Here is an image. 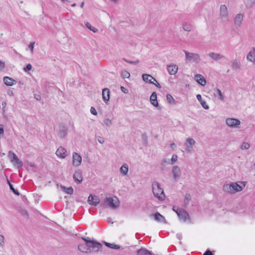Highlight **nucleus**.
<instances>
[{
	"mask_svg": "<svg viewBox=\"0 0 255 255\" xmlns=\"http://www.w3.org/2000/svg\"><path fill=\"white\" fill-rule=\"evenodd\" d=\"M85 243H87L89 253L97 252L103 247L102 245L94 240H91L89 237H82Z\"/></svg>",
	"mask_w": 255,
	"mask_h": 255,
	"instance_id": "1",
	"label": "nucleus"
},
{
	"mask_svg": "<svg viewBox=\"0 0 255 255\" xmlns=\"http://www.w3.org/2000/svg\"><path fill=\"white\" fill-rule=\"evenodd\" d=\"M230 16L227 6L225 4L220 6L219 19L223 22L226 23L230 20Z\"/></svg>",
	"mask_w": 255,
	"mask_h": 255,
	"instance_id": "2",
	"label": "nucleus"
},
{
	"mask_svg": "<svg viewBox=\"0 0 255 255\" xmlns=\"http://www.w3.org/2000/svg\"><path fill=\"white\" fill-rule=\"evenodd\" d=\"M158 182L155 181L152 184V192L155 197L162 201L164 200L165 196L163 189L161 188Z\"/></svg>",
	"mask_w": 255,
	"mask_h": 255,
	"instance_id": "3",
	"label": "nucleus"
},
{
	"mask_svg": "<svg viewBox=\"0 0 255 255\" xmlns=\"http://www.w3.org/2000/svg\"><path fill=\"white\" fill-rule=\"evenodd\" d=\"M223 190L224 192L229 194H235L236 191L237 187L236 183H231L230 184H225L223 187Z\"/></svg>",
	"mask_w": 255,
	"mask_h": 255,
	"instance_id": "4",
	"label": "nucleus"
},
{
	"mask_svg": "<svg viewBox=\"0 0 255 255\" xmlns=\"http://www.w3.org/2000/svg\"><path fill=\"white\" fill-rule=\"evenodd\" d=\"M105 203L111 208L115 209L119 206V201L118 199L114 200L112 197H107L105 200Z\"/></svg>",
	"mask_w": 255,
	"mask_h": 255,
	"instance_id": "5",
	"label": "nucleus"
},
{
	"mask_svg": "<svg viewBox=\"0 0 255 255\" xmlns=\"http://www.w3.org/2000/svg\"><path fill=\"white\" fill-rule=\"evenodd\" d=\"M176 213L180 219L182 220L183 222L186 221L190 218L187 212L183 209H177Z\"/></svg>",
	"mask_w": 255,
	"mask_h": 255,
	"instance_id": "6",
	"label": "nucleus"
},
{
	"mask_svg": "<svg viewBox=\"0 0 255 255\" xmlns=\"http://www.w3.org/2000/svg\"><path fill=\"white\" fill-rule=\"evenodd\" d=\"M186 55V58L188 61H198L200 57L198 54L190 53L187 51H184Z\"/></svg>",
	"mask_w": 255,
	"mask_h": 255,
	"instance_id": "7",
	"label": "nucleus"
},
{
	"mask_svg": "<svg viewBox=\"0 0 255 255\" xmlns=\"http://www.w3.org/2000/svg\"><path fill=\"white\" fill-rule=\"evenodd\" d=\"M226 122L228 126L232 128H236L241 124L240 120L234 118H228Z\"/></svg>",
	"mask_w": 255,
	"mask_h": 255,
	"instance_id": "8",
	"label": "nucleus"
},
{
	"mask_svg": "<svg viewBox=\"0 0 255 255\" xmlns=\"http://www.w3.org/2000/svg\"><path fill=\"white\" fill-rule=\"evenodd\" d=\"M68 132V128L65 125H60L59 126L58 136L61 138H64Z\"/></svg>",
	"mask_w": 255,
	"mask_h": 255,
	"instance_id": "9",
	"label": "nucleus"
},
{
	"mask_svg": "<svg viewBox=\"0 0 255 255\" xmlns=\"http://www.w3.org/2000/svg\"><path fill=\"white\" fill-rule=\"evenodd\" d=\"M244 15L242 13H238L236 14L234 17V21L235 26L237 28L240 27L243 21Z\"/></svg>",
	"mask_w": 255,
	"mask_h": 255,
	"instance_id": "10",
	"label": "nucleus"
},
{
	"mask_svg": "<svg viewBox=\"0 0 255 255\" xmlns=\"http://www.w3.org/2000/svg\"><path fill=\"white\" fill-rule=\"evenodd\" d=\"M195 143V140L190 137L187 138L186 142L185 143L186 151L188 153L192 151V146Z\"/></svg>",
	"mask_w": 255,
	"mask_h": 255,
	"instance_id": "11",
	"label": "nucleus"
},
{
	"mask_svg": "<svg viewBox=\"0 0 255 255\" xmlns=\"http://www.w3.org/2000/svg\"><path fill=\"white\" fill-rule=\"evenodd\" d=\"M88 201L90 205L96 206L99 203L100 200L97 196L90 194L88 197Z\"/></svg>",
	"mask_w": 255,
	"mask_h": 255,
	"instance_id": "12",
	"label": "nucleus"
},
{
	"mask_svg": "<svg viewBox=\"0 0 255 255\" xmlns=\"http://www.w3.org/2000/svg\"><path fill=\"white\" fill-rule=\"evenodd\" d=\"M82 162V157L77 153H73V164L75 166H79Z\"/></svg>",
	"mask_w": 255,
	"mask_h": 255,
	"instance_id": "13",
	"label": "nucleus"
},
{
	"mask_svg": "<svg viewBox=\"0 0 255 255\" xmlns=\"http://www.w3.org/2000/svg\"><path fill=\"white\" fill-rule=\"evenodd\" d=\"M150 101L151 104L154 106V107L157 108L158 109L160 110V108L158 106V103L157 100V95L155 92H153L150 97Z\"/></svg>",
	"mask_w": 255,
	"mask_h": 255,
	"instance_id": "14",
	"label": "nucleus"
},
{
	"mask_svg": "<svg viewBox=\"0 0 255 255\" xmlns=\"http://www.w3.org/2000/svg\"><path fill=\"white\" fill-rule=\"evenodd\" d=\"M150 217H154V220L157 222H163L164 223H167L164 217L159 212H156L154 214H151Z\"/></svg>",
	"mask_w": 255,
	"mask_h": 255,
	"instance_id": "15",
	"label": "nucleus"
},
{
	"mask_svg": "<svg viewBox=\"0 0 255 255\" xmlns=\"http://www.w3.org/2000/svg\"><path fill=\"white\" fill-rule=\"evenodd\" d=\"M181 174V171L180 168L177 165L174 166L172 168V174L173 178L175 180L178 179L180 177Z\"/></svg>",
	"mask_w": 255,
	"mask_h": 255,
	"instance_id": "16",
	"label": "nucleus"
},
{
	"mask_svg": "<svg viewBox=\"0 0 255 255\" xmlns=\"http://www.w3.org/2000/svg\"><path fill=\"white\" fill-rule=\"evenodd\" d=\"M66 150L62 146H60L56 151V154L59 157L64 158L67 156Z\"/></svg>",
	"mask_w": 255,
	"mask_h": 255,
	"instance_id": "17",
	"label": "nucleus"
},
{
	"mask_svg": "<svg viewBox=\"0 0 255 255\" xmlns=\"http://www.w3.org/2000/svg\"><path fill=\"white\" fill-rule=\"evenodd\" d=\"M8 154H9V155H10V154L12 155V157L11 161H14L15 164L17 165L18 167H21L22 166L23 164H22V161L18 159V157L15 153H14L12 151H9Z\"/></svg>",
	"mask_w": 255,
	"mask_h": 255,
	"instance_id": "18",
	"label": "nucleus"
},
{
	"mask_svg": "<svg viewBox=\"0 0 255 255\" xmlns=\"http://www.w3.org/2000/svg\"><path fill=\"white\" fill-rule=\"evenodd\" d=\"M73 179L78 184L81 183L83 180L82 173L79 171H76L73 175Z\"/></svg>",
	"mask_w": 255,
	"mask_h": 255,
	"instance_id": "19",
	"label": "nucleus"
},
{
	"mask_svg": "<svg viewBox=\"0 0 255 255\" xmlns=\"http://www.w3.org/2000/svg\"><path fill=\"white\" fill-rule=\"evenodd\" d=\"M3 80L4 83L8 86H11L16 84L17 83L16 80L7 76L4 77Z\"/></svg>",
	"mask_w": 255,
	"mask_h": 255,
	"instance_id": "20",
	"label": "nucleus"
},
{
	"mask_svg": "<svg viewBox=\"0 0 255 255\" xmlns=\"http://www.w3.org/2000/svg\"><path fill=\"white\" fill-rule=\"evenodd\" d=\"M102 96L104 101L107 103L110 99V90L108 88H104L102 90Z\"/></svg>",
	"mask_w": 255,
	"mask_h": 255,
	"instance_id": "21",
	"label": "nucleus"
},
{
	"mask_svg": "<svg viewBox=\"0 0 255 255\" xmlns=\"http://www.w3.org/2000/svg\"><path fill=\"white\" fill-rule=\"evenodd\" d=\"M195 80L201 85L204 86L206 84L205 78L201 74H197L195 76Z\"/></svg>",
	"mask_w": 255,
	"mask_h": 255,
	"instance_id": "22",
	"label": "nucleus"
},
{
	"mask_svg": "<svg viewBox=\"0 0 255 255\" xmlns=\"http://www.w3.org/2000/svg\"><path fill=\"white\" fill-rule=\"evenodd\" d=\"M142 77L143 80L146 83L154 84V82L152 81V80H153L154 81L156 82V80L155 78L148 74H143L142 75Z\"/></svg>",
	"mask_w": 255,
	"mask_h": 255,
	"instance_id": "23",
	"label": "nucleus"
},
{
	"mask_svg": "<svg viewBox=\"0 0 255 255\" xmlns=\"http://www.w3.org/2000/svg\"><path fill=\"white\" fill-rule=\"evenodd\" d=\"M167 70L170 75H175L178 70V67L176 65H170L167 66Z\"/></svg>",
	"mask_w": 255,
	"mask_h": 255,
	"instance_id": "24",
	"label": "nucleus"
},
{
	"mask_svg": "<svg viewBox=\"0 0 255 255\" xmlns=\"http://www.w3.org/2000/svg\"><path fill=\"white\" fill-rule=\"evenodd\" d=\"M207 55L215 60H218L224 57V56L220 53L210 52Z\"/></svg>",
	"mask_w": 255,
	"mask_h": 255,
	"instance_id": "25",
	"label": "nucleus"
},
{
	"mask_svg": "<svg viewBox=\"0 0 255 255\" xmlns=\"http://www.w3.org/2000/svg\"><path fill=\"white\" fill-rule=\"evenodd\" d=\"M152 254L151 252L144 248H141L137 251V255H151Z\"/></svg>",
	"mask_w": 255,
	"mask_h": 255,
	"instance_id": "26",
	"label": "nucleus"
},
{
	"mask_svg": "<svg viewBox=\"0 0 255 255\" xmlns=\"http://www.w3.org/2000/svg\"><path fill=\"white\" fill-rule=\"evenodd\" d=\"M182 28L185 31L190 32L193 29V25L190 23L184 22L182 24Z\"/></svg>",
	"mask_w": 255,
	"mask_h": 255,
	"instance_id": "27",
	"label": "nucleus"
},
{
	"mask_svg": "<svg viewBox=\"0 0 255 255\" xmlns=\"http://www.w3.org/2000/svg\"><path fill=\"white\" fill-rule=\"evenodd\" d=\"M197 100L199 101L203 108L206 110L209 109V107L207 105L206 102L205 101L202 100V96L200 94H198L196 96Z\"/></svg>",
	"mask_w": 255,
	"mask_h": 255,
	"instance_id": "28",
	"label": "nucleus"
},
{
	"mask_svg": "<svg viewBox=\"0 0 255 255\" xmlns=\"http://www.w3.org/2000/svg\"><path fill=\"white\" fill-rule=\"evenodd\" d=\"M247 58L248 60L255 62V49H253L247 55Z\"/></svg>",
	"mask_w": 255,
	"mask_h": 255,
	"instance_id": "29",
	"label": "nucleus"
},
{
	"mask_svg": "<svg viewBox=\"0 0 255 255\" xmlns=\"http://www.w3.org/2000/svg\"><path fill=\"white\" fill-rule=\"evenodd\" d=\"M214 96L215 97H217L219 99L223 101L224 100V97L221 92V91L219 89H216L215 90V92L214 93Z\"/></svg>",
	"mask_w": 255,
	"mask_h": 255,
	"instance_id": "30",
	"label": "nucleus"
},
{
	"mask_svg": "<svg viewBox=\"0 0 255 255\" xmlns=\"http://www.w3.org/2000/svg\"><path fill=\"white\" fill-rule=\"evenodd\" d=\"M78 250L83 253H88L89 251L87 243L85 245L81 244L78 246Z\"/></svg>",
	"mask_w": 255,
	"mask_h": 255,
	"instance_id": "31",
	"label": "nucleus"
},
{
	"mask_svg": "<svg viewBox=\"0 0 255 255\" xmlns=\"http://www.w3.org/2000/svg\"><path fill=\"white\" fill-rule=\"evenodd\" d=\"M241 63L239 60H235L233 61L232 67L234 70H239L240 69Z\"/></svg>",
	"mask_w": 255,
	"mask_h": 255,
	"instance_id": "32",
	"label": "nucleus"
},
{
	"mask_svg": "<svg viewBox=\"0 0 255 255\" xmlns=\"http://www.w3.org/2000/svg\"><path fill=\"white\" fill-rule=\"evenodd\" d=\"M6 181H7V183L8 184V185L9 186V188H10V190L12 191L13 192V193L14 194H15L16 195L19 196L20 194L19 192L17 190L13 188V185L11 184V183L8 179L7 177H6Z\"/></svg>",
	"mask_w": 255,
	"mask_h": 255,
	"instance_id": "33",
	"label": "nucleus"
},
{
	"mask_svg": "<svg viewBox=\"0 0 255 255\" xmlns=\"http://www.w3.org/2000/svg\"><path fill=\"white\" fill-rule=\"evenodd\" d=\"M128 170V167L127 164L125 163L122 165L120 168V171L121 173L123 174V175H126L127 174Z\"/></svg>",
	"mask_w": 255,
	"mask_h": 255,
	"instance_id": "34",
	"label": "nucleus"
},
{
	"mask_svg": "<svg viewBox=\"0 0 255 255\" xmlns=\"http://www.w3.org/2000/svg\"><path fill=\"white\" fill-rule=\"evenodd\" d=\"M105 245L108 248H111V249H116V250H119L120 249L121 247L119 245H116L114 243L113 244H111V243H107V242H104Z\"/></svg>",
	"mask_w": 255,
	"mask_h": 255,
	"instance_id": "35",
	"label": "nucleus"
},
{
	"mask_svg": "<svg viewBox=\"0 0 255 255\" xmlns=\"http://www.w3.org/2000/svg\"><path fill=\"white\" fill-rule=\"evenodd\" d=\"M166 99L169 104L171 105H175V102L173 97L169 94L166 95Z\"/></svg>",
	"mask_w": 255,
	"mask_h": 255,
	"instance_id": "36",
	"label": "nucleus"
},
{
	"mask_svg": "<svg viewBox=\"0 0 255 255\" xmlns=\"http://www.w3.org/2000/svg\"><path fill=\"white\" fill-rule=\"evenodd\" d=\"M191 199V196L189 194H186L185 195V199L184 200V204L185 205L188 204L189 201Z\"/></svg>",
	"mask_w": 255,
	"mask_h": 255,
	"instance_id": "37",
	"label": "nucleus"
},
{
	"mask_svg": "<svg viewBox=\"0 0 255 255\" xmlns=\"http://www.w3.org/2000/svg\"><path fill=\"white\" fill-rule=\"evenodd\" d=\"M86 26L90 30L94 32H96L98 31V29L96 28L95 27L92 26L91 24L89 22H86Z\"/></svg>",
	"mask_w": 255,
	"mask_h": 255,
	"instance_id": "38",
	"label": "nucleus"
},
{
	"mask_svg": "<svg viewBox=\"0 0 255 255\" xmlns=\"http://www.w3.org/2000/svg\"><path fill=\"white\" fill-rule=\"evenodd\" d=\"M241 183L243 184V186H241L239 185L237 183H236V186L237 187L236 191H237V192L243 190L244 188L245 187V184H244V182H241Z\"/></svg>",
	"mask_w": 255,
	"mask_h": 255,
	"instance_id": "39",
	"label": "nucleus"
},
{
	"mask_svg": "<svg viewBox=\"0 0 255 255\" xmlns=\"http://www.w3.org/2000/svg\"><path fill=\"white\" fill-rule=\"evenodd\" d=\"M121 76L123 78H128L130 76V74L127 71L125 70V71L122 72Z\"/></svg>",
	"mask_w": 255,
	"mask_h": 255,
	"instance_id": "40",
	"label": "nucleus"
},
{
	"mask_svg": "<svg viewBox=\"0 0 255 255\" xmlns=\"http://www.w3.org/2000/svg\"><path fill=\"white\" fill-rule=\"evenodd\" d=\"M19 212L22 216L25 217L27 218H28V213L26 210L21 209L19 210Z\"/></svg>",
	"mask_w": 255,
	"mask_h": 255,
	"instance_id": "41",
	"label": "nucleus"
},
{
	"mask_svg": "<svg viewBox=\"0 0 255 255\" xmlns=\"http://www.w3.org/2000/svg\"><path fill=\"white\" fill-rule=\"evenodd\" d=\"M255 3V0H247L246 5L249 7H252Z\"/></svg>",
	"mask_w": 255,
	"mask_h": 255,
	"instance_id": "42",
	"label": "nucleus"
},
{
	"mask_svg": "<svg viewBox=\"0 0 255 255\" xmlns=\"http://www.w3.org/2000/svg\"><path fill=\"white\" fill-rule=\"evenodd\" d=\"M124 61H125V62L128 63H129V64H134V65H135L137 63H139V60H136L135 61H130L128 59H127L126 58H123L122 59Z\"/></svg>",
	"mask_w": 255,
	"mask_h": 255,
	"instance_id": "43",
	"label": "nucleus"
},
{
	"mask_svg": "<svg viewBox=\"0 0 255 255\" xmlns=\"http://www.w3.org/2000/svg\"><path fill=\"white\" fill-rule=\"evenodd\" d=\"M250 147V145L249 143L247 142H243L241 145V148L242 150L244 149H248Z\"/></svg>",
	"mask_w": 255,
	"mask_h": 255,
	"instance_id": "44",
	"label": "nucleus"
},
{
	"mask_svg": "<svg viewBox=\"0 0 255 255\" xmlns=\"http://www.w3.org/2000/svg\"><path fill=\"white\" fill-rule=\"evenodd\" d=\"M112 123L111 120L109 119H105L103 121V125L107 126L108 127L112 125Z\"/></svg>",
	"mask_w": 255,
	"mask_h": 255,
	"instance_id": "45",
	"label": "nucleus"
},
{
	"mask_svg": "<svg viewBox=\"0 0 255 255\" xmlns=\"http://www.w3.org/2000/svg\"><path fill=\"white\" fill-rule=\"evenodd\" d=\"M73 192H74V190H73V188L72 187H70L67 188L66 193L68 194L71 195L73 193Z\"/></svg>",
	"mask_w": 255,
	"mask_h": 255,
	"instance_id": "46",
	"label": "nucleus"
},
{
	"mask_svg": "<svg viewBox=\"0 0 255 255\" xmlns=\"http://www.w3.org/2000/svg\"><path fill=\"white\" fill-rule=\"evenodd\" d=\"M178 156L176 154H173L171 158V164H173L177 160Z\"/></svg>",
	"mask_w": 255,
	"mask_h": 255,
	"instance_id": "47",
	"label": "nucleus"
},
{
	"mask_svg": "<svg viewBox=\"0 0 255 255\" xmlns=\"http://www.w3.org/2000/svg\"><path fill=\"white\" fill-rule=\"evenodd\" d=\"M32 68V65L30 64H28L26 65V67L24 68V70L25 72L28 71L30 70Z\"/></svg>",
	"mask_w": 255,
	"mask_h": 255,
	"instance_id": "48",
	"label": "nucleus"
},
{
	"mask_svg": "<svg viewBox=\"0 0 255 255\" xmlns=\"http://www.w3.org/2000/svg\"><path fill=\"white\" fill-rule=\"evenodd\" d=\"M96 138H97V140H98V141H99V143H104L105 140H104V139L103 137H101L100 136H97Z\"/></svg>",
	"mask_w": 255,
	"mask_h": 255,
	"instance_id": "49",
	"label": "nucleus"
},
{
	"mask_svg": "<svg viewBox=\"0 0 255 255\" xmlns=\"http://www.w3.org/2000/svg\"><path fill=\"white\" fill-rule=\"evenodd\" d=\"M90 112H91V113L92 114H93V115H94L95 116L97 115V112L96 109L94 107H92L91 108Z\"/></svg>",
	"mask_w": 255,
	"mask_h": 255,
	"instance_id": "50",
	"label": "nucleus"
},
{
	"mask_svg": "<svg viewBox=\"0 0 255 255\" xmlns=\"http://www.w3.org/2000/svg\"><path fill=\"white\" fill-rule=\"evenodd\" d=\"M121 90L125 94H127L128 92V90L123 86L121 87Z\"/></svg>",
	"mask_w": 255,
	"mask_h": 255,
	"instance_id": "51",
	"label": "nucleus"
},
{
	"mask_svg": "<svg viewBox=\"0 0 255 255\" xmlns=\"http://www.w3.org/2000/svg\"><path fill=\"white\" fill-rule=\"evenodd\" d=\"M203 255H213L212 252L208 249L204 254Z\"/></svg>",
	"mask_w": 255,
	"mask_h": 255,
	"instance_id": "52",
	"label": "nucleus"
},
{
	"mask_svg": "<svg viewBox=\"0 0 255 255\" xmlns=\"http://www.w3.org/2000/svg\"><path fill=\"white\" fill-rule=\"evenodd\" d=\"M34 98L37 101H40L41 99V97L40 95H39L35 94Z\"/></svg>",
	"mask_w": 255,
	"mask_h": 255,
	"instance_id": "53",
	"label": "nucleus"
},
{
	"mask_svg": "<svg viewBox=\"0 0 255 255\" xmlns=\"http://www.w3.org/2000/svg\"><path fill=\"white\" fill-rule=\"evenodd\" d=\"M4 133L3 126L0 125V134H2Z\"/></svg>",
	"mask_w": 255,
	"mask_h": 255,
	"instance_id": "54",
	"label": "nucleus"
},
{
	"mask_svg": "<svg viewBox=\"0 0 255 255\" xmlns=\"http://www.w3.org/2000/svg\"><path fill=\"white\" fill-rule=\"evenodd\" d=\"M4 243V237L0 234V245Z\"/></svg>",
	"mask_w": 255,
	"mask_h": 255,
	"instance_id": "55",
	"label": "nucleus"
},
{
	"mask_svg": "<svg viewBox=\"0 0 255 255\" xmlns=\"http://www.w3.org/2000/svg\"><path fill=\"white\" fill-rule=\"evenodd\" d=\"M35 45V42H31L29 44L28 48H34Z\"/></svg>",
	"mask_w": 255,
	"mask_h": 255,
	"instance_id": "56",
	"label": "nucleus"
},
{
	"mask_svg": "<svg viewBox=\"0 0 255 255\" xmlns=\"http://www.w3.org/2000/svg\"><path fill=\"white\" fill-rule=\"evenodd\" d=\"M2 110L3 118L5 119H7V117L5 115V108H2Z\"/></svg>",
	"mask_w": 255,
	"mask_h": 255,
	"instance_id": "57",
	"label": "nucleus"
},
{
	"mask_svg": "<svg viewBox=\"0 0 255 255\" xmlns=\"http://www.w3.org/2000/svg\"><path fill=\"white\" fill-rule=\"evenodd\" d=\"M7 94L8 95H9V96H12L13 95V92L11 90H9L8 92H7Z\"/></svg>",
	"mask_w": 255,
	"mask_h": 255,
	"instance_id": "58",
	"label": "nucleus"
},
{
	"mask_svg": "<svg viewBox=\"0 0 255 255\" xmlns=\"http://www.w3.org/2000/svg\"><path fill=\"white\" fill-rule=\"evenodd\" d=\"M107 221L109 223H112V224L113 223V222L112 221V219L110 217L108 218L107 219Z\"/></svg>",
	"mask_w": 255,
	"mask_h": 255,
	"instance_id": "59",
	"label": "nucleus"
},
{
	"mask_svg": "<svg viewBox=\"0 0 255 255\" xmlns=\"http://www.w3.org/2000/svg\"><path fill=\"white\" fill-rule=\"evenodd\" d=\"M5 66L4 63L0 61V68H3Z\"/></svg>",
	"mask_w": 255,
	"mask_h": 255,
	"instance_id": "60",
	"label": "nucleus"
},
{
	"mask_svg": "<svg viewBox=\"0 0 255 255\" xmlns=\"http://www.w3.org/2000/svg\"><path fill=\"white\" fill-rule=\"evenodd\" d=\"M60 187L62 189V190L66 192L67 188L62 185H61Z\"/></svg>",
	"mask_w": 255,
	"mask_h": 255,
	"instance_id": "61",
	"label": "nucleus"
},
{
	"mask_svg": "<svg viewBox=\"0 0 255 255\" xmlns=\"http://www.w3.org/2000/svg\"><path fill=\"white\" fill-rule=\"evenodd\" d=\"M1 105L2 106V108H5L6 106V102H5V101L2 102Z\"/></svg>",
	"mask_w": 255,
	"mask_h": 255,
	"instance_id": "62",
	"label": "nucleus"
},
{
	"mask_svg": "<svg viewBox=\"0 0 255 255\" xmlns=\"http://www.w3.org/2000/svg\"><path fill=\"white\" fill-rule=\"evenodd\" d=\"M156 82V84H155V86L159 88H161V87L160 85L158 83H157V81ZM153 84H154V83Z\"/></svg>",
	"mask_w": 255,
	"mask_h": 255,
	"instance_id": "63",
	"label": "nucleus"
},
{
	"mask_svg": "<svg viewBox=\"0 0 255 255\" xmlns=\"http://www.w3.org/2000/svg\"><path fill=\"white\" fill-rule=\"evenodd\" d=\"M170 147L171 148H173L175 146V144L174 143H172L171 144H170Z\"/></svg>",
	"mask_w": 255,
	"mask_h": 255,
	"instance_id": "64",
	"label": "nucleus"
}]
</instances>
